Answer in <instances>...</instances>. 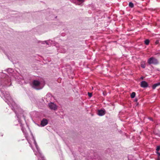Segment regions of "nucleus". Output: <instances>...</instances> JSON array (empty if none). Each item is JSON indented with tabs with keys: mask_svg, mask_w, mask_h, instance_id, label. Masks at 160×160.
<instances>
[{
	"mask_svg": "<svg viewBox=\"0 0 160 160\" xmlns=\"http://www.w3.org/2000/svg\"><path fill=\"white\" fill-rule=\"evenodd\" d=\"M32 87L36 90H40L42 88L41 86L40 82L37 80H34L32 82Z\"/></svg>",
	"mask_w": 160,
	"mask_h": 160,
	"instance_id": "7ed1b4c3",
	"label": "nucleus"
},
{
	"mask_svg": "<svg viewBox=\"0 0 160 160\" xmlns=\"http://www.w3.org/2000/svg\"><path fill=\"white\" fill-rule=\"evenodd\" d=\"M160 85V82L155 84L152 85V88L153 89H155L157 86H158Z\"/></svg>",
	"mask_w": 160,
	"mask_h": 160,
	"instance_id": "9b49d317",
	"label": "nucleus"
},
{
	"mask_svg": "<svg viewBox=\"0 0 160 160\" xmlns=\"http://www.w3.org/2000/svg\"><path fill=\"white\" fill-rule=\"evenodd\" d=\"M48 123L47 120L45 118H43L41 121V125L42 127H44Z\"/></svg>",
	"mask_w": 160,
	"mask_h": 160,
	"instance_id": "0eeeda50",
	"label": "nucleus"
},
{
	"mask_svg": "<svg viewBox=\"0 0 160 160\" xmlns=\"http://www.w3.org/2000/svg\"><path fill=\"white\" fill-rule=\"evenodd\" d=\"M32 138L33 140L34 141V144L37 150L36 152L35 153V154L37 156L38 160H45L43 156L40 152V149H39L33 136H32Z\"/></svg>",
	"mask_w": 160,
	"mask_h": 160,
	"instance_id": "f03ea898",
	"label": "nucleus"
},
{
	"mask_svg": "<svg viewBox=\"0 0 160 160\" xmlns=\"http://www.w3.org/2000/svg\"><path fill=\"white\" fill-rule=\"evenodd\" d=\"M148 62L150 64H154L156 65L158 64V62L157 59L153 57L150 58L148 59Z\"/></svg>",
	"mask_w": 160,
	"mask_h": 160,
	"instance_id": "20e7f679",
	"label": "nucleus"
},
{
	"mask_svg": "<svg viewBox=\"0 0 160 160\" xmlns=\"http://www.w3.org/2000/svg\"><path fill=\"white\" fill-rule=\"evenodd\" d=\"M28 141V143H29V144H30V146H31V147L32 148V146L31 145V144L30 143V142Z\"/></svg>",
	"mask_w": 160,
	"mask_h": 160,
	"instance_id": "aec40b11",
	"label": "nucleus"
},
{
	"mask_svg": "<svg viewBox=\"0 0 160 160\" xmlns=\"http://www.w3.org/2000/svg\"><path fill=\"white\" fill-rule=\"evenodd\" d=\"M88 95L90 97H91L92 96V93L88 92Z\"/></svg>",
	"mask_w": 160,
	"mask_h": 160,
	"instance_id": "a211bd4d",
	"label": "nucleus"
},
{
	"mask_svg": "<svg viewBox=\"0 0 160 160\" xmlns=\"http://www.w3.org/2000/svg\"><path fill=\"white\" fill-rule=\"evenodd\" d=\"M141 78L142 79H143V77H141Z\"/></svg>",
	"mask_w": 160,
	"mask_h": 160,
	"instance_id": "5701e85b",
	"label": "nucleus"
},
{
	"mask_svg": "<svg viewBox=\"0 0 160 160\" xmlns=\"http://www.w3.org/2000/svg\"><path fill=\"white\" fill-rule=\"evenodd\" d=\"M65 52V50H64L62 52V53H64V52Z\"/></svg>",
	"mask_w": 160,
	"mask_h": 160,
	"instance_id": "4be33fe9",
	"label": "nucleus"
},
{
	"mask_svg": "<svg viewBox=\"0 0 160 160\" xmlns=\"http://www.w3.org/2000/svg\"><path fill=\"white\" fill-rule=\"evenodd\" d=\"M7 72L9 73H12L13 72V70L11 68H9L7 69Z\"/></svg>",
	"mask_w": 160,
	"mask_h": 160,
	"instance_id": "4468645a",
	"label": "nucleus"
},
{
	"mask_svg": "<svg viewBox=\"0 0 160 160\" xmlns=\"http://www.w3.org/2000/svg\"><path fill=\"white\" fill-rule=\"evenodd\" d=\"M21 115H22L23 117H24V115H22V114Z\"/></svg>",
	"mask_w": 160,
	"mask_h": 160,
	"instance_id": "b1692460",
	"label": "nucleus"
},
{
	"mask_svg": "<svg viewBox=\"0 0 160 160\" xmlns=\"http://www.w3.org/2000/svg\"><path fill=\"white\" fill-rule=\"evenodd\" d=\"M141 66L142 68H145L146 67L145 63L144 62H142L141 64Z\"/></svg>",
	"mask_w": 160,
	"mask_h": 160,
	"instance_id": "dca6fc26",
	"label": "nucleus"
},
{
	"mask_svg": "<svg viewBox=\"0 0 160 160\" xmlns=\"http://www.w3.org/2000/svg\"><path fill=\"white\" fill-rule=\"evenodd\" d=\"M3 94L5 98L7 100V101H6L5 102H7L9 106H10L12 110L15 113L18 119V122L20 123V126L21 127V129L23 132H24V129L22 127V123L19 120V115L17 112V111L15 110V109H18V111H21V109L18 108V106L16 105L15 102L13 101L8 92H3Z\"/></svg>",
	"mask_w": 160,
	"mask_h": 160,
	"instance_id": "f257e3e1",
	"label": "nucleus"
},
{
	"mask_svg": "<svg viewBox=\"0 0 160 160\" xmlns=\"http://www.w3.org/2000/svg\"><path fill=\"white\" fill-rule=\"evenodd\" d=\"M129 6L130 7L132 8L134 7L133 4L132 2H129Z\"/></svg>",
	"mask_w": 160,
	"mask_h": 160,
	"instance_id": "ddd939ff",
	"label": "nucleus"
},
{
	"mask_svg": "<svg viewBox=\"0 0 160 160\" xmlns=\"http://www.w3.org/2000/svg\"><path fill=\"white\" fill-rule=\"evenodd\" d=\"M136 93L135 92H133L131 95V97L132 98H133L135 96Z\"/></svg>",
	"mask_w": 160,
	"mask_h": 160,
	"instance_id": "f8f14e48",
	"label": "nucleus"
},
{
	"mask_svg": "<svg viewBox=\"0 0 160 160\" xmlns=\"http://www.w3.org/2000/svg\"><path fill=\"white\" fill-rule=\"evenodd\" d=\"M105 114V112L104 110H100L98 111V114L99 116H102Z\"/></svg>",
	"mask_w": 160,
	"mask_h": 160,
	"instance_id": "1a4fd4ad",
	"label": "nucleus"
},
{
	"mask_svg": "<svg viewBox=\"0 0 160 160\" xmlns=\"http://www.w3.org/2000/svg\"><path fill=\"white\" fill-rule=\"evenodd\" d=\"M160 149V146H158L156 148V151L157 152H158Z\"/></svg>",
	"mask_w": 160,
	"mask_h": 160,
	"instance_id": "f3484780",
	"label": "nucleus"
},
{
	"mask_svg": "<svg viewBox=\"0 0 160 160\" xmlns=\"http://www.w3.org/2000/svg\"><path fill=\"white\" fill-rule=\"evenodd\" d=\"M156 44H157V42H156Z\"/></svg>",
	"mask_w": 160,
	"mask_h": 160,
	"instance_id": "393cba45",
	"label": "nucleus"
},
{
	"mask_svg": "<svg viewBox=\"0 0 160 160\" xmlns=\"http://www.w3.org/2000/svg\"><path fill=\"white\" fill-rule=\"evenodd\" d=\"M92 160H102L101 158L97 153H95L92 158Z\"/></svg>",
	"mask_w": 160,
	"mask_h": 160,
	"instance_id": "423d86ee",
	"label": "nucleus"
},
{
	"mask_svg": "<svg viewBox=\"0 0 160 160\" xmlns=\"http://www.w3.org/2000/svg\"><path fill=\"white\" fill-rule=\"evenodd\" d=\"M157 153L158 155V157L160 156V153H159L158 152H157Z\"/></svg>",
	"mask_w": 160,
	"mask_h": 160,
	"instance_id": "6ab92c4d",
	"label": "nucleus"
},
{
	"mask_svg": "<svg viewBox=\"0 0 160 160\" xmlns=\"http://www.w3.org/2000/svg\"><path fill=\"white\" fill-rule=\"evenodd\" d=\"M144 42L146 45H148L149 44V41L148 39H146L144 41Z\"/></svg>",
	"mask_w": 160,
	"mask_h": 160,
	"instance_id": "2eb2a0df",
	"label": "nucleus"
},
{
	"mask_svg": "<svg viewBox=\"0 0 160 160\" xmlns=\"http://www.w3.org/2000/svg\"><path fill=\"white\" fill-rule=\"evenodd\" d=\"M156 44H157V42H156Z\"/></svg>",
	"mask_w": 160,
	"mask_h": 160,
	"instance_id": "a878e982",
	"label": "nucleus"
},
{
	"mask_svg": "<svg viewBox=\"0 0 160 160\" xmlns=\"http://www.w3.org/2000/svg\"><path fill=\"white\" fill-rule=\"evenodd\" d=\"M48 106L49 108L52 110L55 111L57 109V106L53 102H50L49 103Z\"/></svg>",
	"mask_w": 160,
	"mask_h": 160,
	"instance_id": "39448f33",
	"label": "nucleus"
},
{
	"mask_svg": "<svg viewBox=\"0 0 160 160\" xmlns=\"http://www.w3.org/2000/svg\"><path fill=\"white\" fill-rule=\"evenodd\" d=\"M42 42V43L43 44H44L45 42L46 43L47 45H49L52 44V42H53V41L51 40H49L48 41H45L43 42Z\"/></svg>",
	"mask_w": 160,
	"mask_h": 160,
	"instance_id": "9d476101",
	"label": "nucleus"
},
{
	"mask_svg": "<svg viewBox=\"0 0 160 160\" xmlns=\"http://www.w3.org/2000/svg\"><path fill=\"white\" fill-rule=\"evenodd\" d=\"M138 101V99L137 98H136L134 100V101L137 102Z\"/></svg>",
	"mask_w": 160,
	"mask_h": 160,
	"instance_id": "412c9836",
	"label": "nucleus"
},
{
	"mask_svg": "<svg viewBox=\"0 0 160 160\" xmlns=\"http://www.w3.org/2000/svg\"><path fill=\"white\" fill-rule=\"evenodd\" d=\"M156 44H157V42H156Z\"/></svg>",
	"mask_w": 160,
	"mask_h": 160,
	"instance_id": "bb28decb",
	"label": "nucleus"
},
{
	"mask_svg": "<svg viewBox=\"0 0 160 160\" xmlns=\"http://www.w3.org/2000/svg\"><path fill=\"white\" fill-rule=\"evenodd\" d=\"M140 86L142 88H145L147 87L148 85V83L146 81H142L141 82Z\"/></svg>",
	"mask_w": 160,
	"mask_h": 160,
	"instance_id": "6e6552de",
	"label": "nucleus"
}]
</instances>
